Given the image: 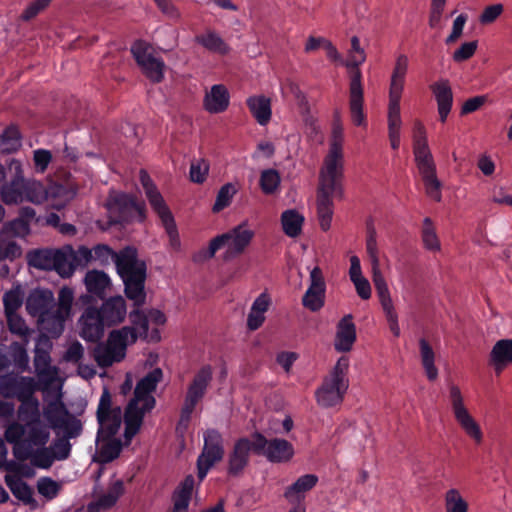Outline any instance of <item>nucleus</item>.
<instances>
[{
	"label": "nucleus",
	"instance_id": "59",
	"mask_svg": "<svg viewBox=\"0 0 512 512\" xmlns=\"http://www.w3.org/2000/svg\"><path fill=\"white\" fill-rule=\"evenodd\" d=\"M57 429H62L64 431V435L62 437H67L69 440L70 438H76L81 434L82 423L79 419L69 413L59 424H57Z\"/></svg>",
	"mask_w": 512,
	"mask_h": 512
},
{
	"label": "nucleus",
	"instance_id": "35",
	"mask_svg": "<svg viewBox=\"0 0 512 512\" xmlns=\"http://www.w3.org/2000/svg\"><path fill=\"white\" fill-rule=\"evenodd\" d=\"M317 483V475H303L286 488L284 497L289 503H301V501L305 498L306 493L314 488Z\"/></svg>",
	"mask_w": 512,
	"mask_h": 512
},
{
	"label": "nucleus",
	"instance_id": "8",
	"mask_svg": "<svg viewBox=\"0 0 512 512\" xmlns=\"http://www.w3.org/2000/svg\"><path fill=\"white\" fill-rule=\"evenodd\" d=\"M18 461L30 460L34 467L49 469L55 461L67 459L71 452V444L67 437H58L49 445L27 446L20 445L12 449Z\"/></svg>",
	"mask_w": 512,
	"mask_h": 512
},
{
	"label": "nucleus",
	"instance_id": "49",
	"mask_svg": "<svg viewBox=\"0 0 512 512\" xmlns=\"http://www.w3.org/2000/svg\"><path fill=\"white\" fill-rule=\"evenodd\" d=\"M145 194L151 207L158 214L163 224L173 220V216L157 188L149 190Z\"/></svg>",
	"mask_w": 512,
	"mask_h": 512
},
{
	"label": "nucleus",
	"instance_id": "58",
	"mask_svg": "<svg viewBox=\"0 0 512 512\" xmlns=\"http://www.w3.org/2000/svg\"><path fill=\"white\" fill-rule=\"evenodd\" d=\"M25 342H13L10 345V356L15 366L21 371L29 368V356L26 350Z\"/></svg>",
	"mask_w": 512,
	"mask_h": 512
},
{
	"label": "nucleus",
	"instance_id": "1",
	"mask_svg": "<svg viewBox=\"0 0 512 512\" xmlns=\"http://www.w3.org/2000/svg\"><path fill=\"white\" fill-rule=\"evenodd\" d=\"M92 261H97L101 265L114 262L117 272L123 280L126 297L137 306L145 304L146 264L138 258L136 249L126 247L116 253L108 245L98 244L92 249L80 246L74 250L75 268L86 266Z\"/></svg>",
	"mask_w": 512,
	"mask_h": 512
},
{
	"label": "nucleus",
	"instance_id": "3",
	"mask_svg": "<svg viewBox=\"0 0 512 512\" xmlns=\"http://www.w3.org/2000/svg\"><path fill=\"white\" fill-rule=\"evenodd\" d=\"M21 404L17 410L19 421L10 423L5 432V440L17 448L23 445L43 446L50 440L49 427L42 423L40 404L35 397L20 401Z\"/></svg>",
	"mask_w": 512,
	"mask_h": 512
},
{
	"label": "nucleus",
	"instance_id": "17",
	"mask_svg": "<svg viewBox=\"0 0 512 512\" xmlns=\"http://www.w3.org/2000/svg\"><path fill=\"white\" fill-rule=\"evenodd\" d=\"M212 375L213 371L210 365L203 366L195 374L185 396L178 428H187L191 414L197 403L204 397L206 389L212 380Z\"/></svg>",
	"mask_w": 512,
	"mask_h": 512
},
{
	"label": "nucleus",
	"instance_id": "47",
	"mask_svg": "<svg viewBox=\"0 0 512 512\" xmlns=\"http://www.w3.org/2000/svg\"><path fill=\"white\" fill-rule=\"evenodd\" d=\"M6 320L9 331L28 344L33 329L27 325L25 319L17 313L6 316Z\"/></svg>",
	"mask_w": 512,
	"mask_h": 512
},
{
	"label": "nucleus",
	"instance_id": "25",
	"mask_svg": "<svg viewBox=\"0 0 512 512\" xmlns=\"http://www.w3.org/2000/svg\"><path fill=\"white\" fill-rule=\"evenodd\" d=\"M57 307V301L49 289L37 288L32 290L25 303L27 313L32 317L40 318Z\"/></svg>",
	"mask_w": 512,
	"mask_h": 512
},
{
	"label": "nucleus",
	"instance_id": "7",
	"mask_svg": "<svg viewBox=\"0 0 512 512\" xmlns=\"http://www.w3.org/2000/svg\"><path fill=\"white\" fill-rule=\"evenodd\" d=\"M413 154L427 196L439 202L442 198V183L436 174V164L428 146L425 126L419 120L413 125Z\"/></svg>",
	"mask_w": 512,
	"mask_h": 512
},
{
	"label": "nucleus",
	"instance_id": "33",
	"mask_svg": "<svg viewBox=\"0 0 512 512\" xmlns=\"http://www.w3.org/2000/svg\"><path fill=\"white\" fill-rule=\"evenodd\" d=\"M78 189L75 184H51L46 188L47 200L50 201L52 208L61 210L75 197Z\"/></svg>",
	"mask_w": 512,
	"mask_h": 512
},
{
	"label": "nucleus",
	"instance_id": "44",
	"mask_svg": "<svg viewBox=\"0 0 512 512\" xmlns=\"http://www.w3.org/2000/svg\"><path fill=\"white\" fill-rule=\"evenodd\" d=\"M47 200L46 187L35 179L24 177L22 203L24 201L39 205Z\"/></svg>",
	"mask_w": 512,
	"mask_h": 512
},
{
	"label": "nucleus",
	"instance_id": "42",
	"mask_svg": "<svg viewBox=\"0 0 512 512\" xmlns=\"http://www.w3.org/2000/svg\"><path fill=\"white\" fill-rule=\"evenodd\" d=\"M250 112L260 125H266L271 119V101L269 98L258 95L247 99Z\"/></svg>",
	"mask_w": 512,
	"mask_h": 512
},
{
	"label": "nucleus",
	"instance_id": "18",
	"mask_svg": "<svg viewBox=\"0 0 512 512\" xmlns=\"http://www.w3.org/2000/svg\"><path fill=\"white\" fill-rule=\"evenodd\" d=\"M99 423L98 439H109L116 435L122 424V411L119 406L112 405V396L107 388L103 390L98 408Z\"/></svg>",
	"mask_w": 512,
	"mask_h": 512
},
{
	"label": "nucleus",
	"instance_id": "29",
	"mask_svg": "<svg viewBox=\"0 0 512 512\" xmlns=\"http://www.w3.org/2000/svg\"><path fill=\"white\" fill-rule=\"evenodd\" d=\"M253 450V441L241 438L235 442L228 458V473L233 476L239 475L248 465L249 453Z\"/></svg>",
	"mask_w": 512,
	"mask_h": 512
},
{
	"label": "nucleus",
	"instance_id": "20",
	"mask_svg": "<svg viewBox=\"0 0 512 512\" xmlns=\"http://www.w3.org/2000/svg\"><path fill=\"white\" fill-rule=\"evenodd\" d=\"M29 232V225L22 219L5 223L0 230V261L20 257L22 251L15 238H23Z\"/></svg>",
	"mask_w": 512,
	"mask_h": 512
},
{
	"label": "nucleus",
	"instance_id": "51",
	"mask_svg": "<svg viewBox=\"0 0 512 512\" xmlns=\"http://www.w3.org/2000/svg\"><path fill=\"white\" fill-rule=\"evenodd\" d=\"M23 296V291L19 285L5 292L3 296L5 316L17 314L18 309L23 304Z\"/></svg>",
	"mask_w": 512,
	"mask_h": 512
},
{
	"label": "nucleus",
	"instance_id": "27",
	"mask_svg": "<svg viewBox=\"0 0 512 512\" xmlns=\"http://www.w3.org/2000/svg\"><path fill=\"white\" fill-rule=\"evenodd\" d=\"M105 326L110 327L124 321L127 314L126 302L122 296H114L105 300L98 309Z\"/></svg>",
	"mask_w": 512,
	"mask_h": 512
},
{
	"label": "nucleus",
	"instance_id": "15",
	"mask_svg": "<svg viewBox=\"0 0 512 512\" xmlns=\"http://www.w3.org/2000/svg\"><path fill=\"white\" fill-rule=\"evenodd\" d=\"M448 401L454 419L459 427L476 444H480L483 441L482 429L466 406L464 396L458 385L453 383L449 384Z\"/></svg>",
	"mask_w": 512,
	"mask_h": 512
},
{
	"label": "nucleus",
	"instance_id": "53",
	"mask_svg": "<svg viewBox=\"0 0 512 512\" xmlns=\"http://www.w3.org/2000/svg\"><path fill=\"white\" fill-rule=\"evenodd\" d=\"M195 41L211 52L225 54L229 47L218 34H198Z\"/></svg>",
	"mask_w": 512,
	"mask_h": 512
},
{
	"label": "nucleus",
	"instance_id": "46",
	"mask_svg": "<svg viewBox=\"0 0 512 512\" xmlns=\"http://www.w3.org/2000/svg\"><path fill=\"white\" fill-rule=\"evenodd\" d=\"M303 217L294 209L286 210L281 215L284 233L289 237H297L301 233Z\"/></svg>",
	"mask_w": 512,
	"mask_h": 512
},
{
	"label": "nucleus",
	"instance_id": "56",
	"mask_svg": "<svg viewBox=\"0 0 512 512\" xmlns=\"http://www.w3.org/2000/svg\"><path fill=\"white\" fill-rule=\"evenodd\" d=\"M69 414L65 405L62 402H51L44 410V416L50 424V427L53 429H57V424H59L64 417Z\"/></svg>",
	"mask_w": 512,
	"mask_h": 512
},
{
	"label": "nucleus",
	"instance_id": "61",
	"mask_svg": "<svg viewBox=\"0 0 512 512\" xmlns=\"http://www.w3.org/2000/svg\"><path fill=\"white\" fill-rule=\"evenodd\" d=\"M236 192L237 190L233 184L227 183L223 185L218 191L216 201L213 205V211L220 212L221 210L229 206Z\"/></svg>",
	"mask_w": 512,
	"mask_h": 512
},
{
	"label": "nucleus",
	"instance_id": "45",
	"mask_svg": "<svg viewBox=\"0 0 512 512\" xmlns=\"http://www.w3.org/2000/svg\"><path fill=\"white\" fill-rule=\"evenodd\" d=\"M21 147V134L16 125L11 124L0 134V149L3 153H12Z\"/></svg>",
	"mask_w": 512,
	"mask_h": 512
},
{
	"label": "nucleus",
	"instance_id": "21",
	"mask_svg": "<svg viewBox=\"0 0 512 512\" xmlns=\"http://www.w3.org/2000/svg\"><path fill=\"white\" fill-rule=\"evenodd\" d=\"M253 451L262 454L271 462H287L294 455V449L285 439H272L268 441L262 434H253Z\"/></svg>",
	"mask_w": 512,
	"mask_h": 512
},
{
	"label": "nucleus",
	"instance_id": "32",
	"mask_svg": "<svg viewBox=\"0 0 512 512\" xmlns=\"http://www.w3.org/2000/svg\"><path fill=\"white\" fill-rule=\"evenodd\" d=\"M348 274L357 295L362 300H369L372 296V288L369 280L363 275L360 259L356 255L350 257Z\"/></svg>",
	"mask_w": 512,
	"mask_h": 512
},
{
	"label": "nucleus",
	"instance_id": "43",
	"mask_svg": "<svg viewBox=\"0 0 512 512\" xmlns=\"http://www.w3.org/2000/svg\"><path fill=\"white\" fill-rule=\"evenodd\" d=\"M5 483L17 499L33 508L37 506V502L33 498V491L27 483L12 475L5 476Z\"/></svg>",
	"mask_w": 512,
	"mask_h": 512
},
{
	"label": "nucleus",
	"instance_id": "12",
	"mask_svg": "<svg viewBox=\"0 0 512 512\" xmlns=\"http://www.w3.org/2000/svg\"><path fill=\"white\" fill-rule=\"evenodd\" d=\"M136 341V334L129 326L112 331L106 343L98 345L94 350V358L100 367H109L120 362L126 355L128 344Z\"/></svg>",
	"mask_w": 512,
	"mask_h": 512
},
{
	"label": "nucleus",
	"instance_id": "50",
	"mask_svg": "<svg viewBox=\"0 0 512 512\" xmlns=\"http://www.w3.org/2000/svg\"><path fill=\"white\" fill-rule=\"evenodd\" d=\"M445 512H468V503L456 488H450L444 495Z\"/></svg>",
	"mask_w": 512,
	"mask_h": 512
},
{
	"label": "nucleus",
	"instance_id": "38",
	"mask_svg": "<svg viewBox=\"0 0 512 512\" xmlns=\"http://www.w3.org/2000/svg\"><path fill=\"white\" fill-rule=\"evenodd\" d=\"M107 206L111 212L118 213L122 220H125L132 210L142 211V207L127 194L115 193L110 195Z\"/></svg>",
	"mask_w": 512,
	"mask_h": 512
},
{
	"label": "nucleus",
	"instance_id": "41",
	"mask_svg": "<svg viewBox=\"0 0 512 512\" xmlns=\"http://www.w3.org/2000/svg\"><path fill=\"white\" fill-rule=\"evenodd\" d=\"M419 354L426 377L429 381H435L439 374L435 365L436 354L430 343L424 338L419 340Z\"/></svg>",
	"mask_w": 512,
	"mask_h": 512
},
{
	"label": "nucleus",
	"instance_id": "10",
	"mask_svg": "<svg viewBox=\"0 0 512 512\" xmlns=\"http://www.w3.org/2000/svg\"><path fill=\"white\" fill-rule=\"evenodd\" d=\"M27 257L30 266L41 270H55L61 277H70L75 271L74 250L71 246L33 250Z\"/></svg>",
	"mask_w": 512,
	"mask_h": 512
},
{
	"label": "nucleus",
	"instance_id": "28",
	"mask_svg": "<svg viewBox=\"0 0 512 512\" xmlns=\"http://www.w3.org/2000/svg\"><path fill=\"white\" fill-rule=\"evenodd\" d=\"M407 71L408 58L405 55H399L396 59L390 79L388 104L400 105Z\"/></svg>",
	"mask_w": 512,
	"mask_h": 512
},
{
	"label": "nucleus",
	"instance_id": "52",
	"mask_svg": "<svg viewBox=\"0 0 512 512\" xmlns=\"http://www.w3.org/2000/svg\"><path fill=\"white\" fill-rule=\"evenodd\" d=\"M103 444L98 453V459L101 463H108L117 458L121 452L122 444L119 439L113 437L109 439H100Z\"/></svg>",
	"mask_w": 512,
	"mask_h": 512
},
{
	"label": "nucleus",
	"instance_id": "22",
	"mask_svg": "<svg viewBox=\"0 0 512 512\" xmlns=\"http://www.w3.org/2000/svg\"><path fill=\"white\" fill-rule=\"evenodd\" d=\"M35 381L31 377L8 374L0 377V394L5 398H17L19 401L33 397Z\"/></svg>",
	"mask_w": 512,
	"mask_h": 512
},
{
	"label": "nucleus",
	"instance_id": "40",
	"mask_svg": "<svg viewBox=\"0 0 512 512\" xmlns=\"http://www.w3.org/2000/svg\"><path fill=\"white\" fill-rule=\"evenodd\" d=\"M311 284L302 297V305L311 312L320 310V269L314 267L310 273Z\"/></svg>",
	"mask_w": 512,
	"mask_h": 512
},
{
	"label": "nucleus",
	"instance_id": "4",
	"mask_svg": "<svg viewBox=\"0 0 512 512\" xmlns=\"http://www.w3.org/2000/svg\"><path fill=\"white\" fill-rule=\"evenodd\" d=\"M162 378V370L155 368L137 383L134 397L128 403L124 414L126 445L140 430L144 415L154 408L156 401L151 393L156 389Z\"/></svg>",
	"mask_w": 512,
	"mask_h": 512
},
{
	"label": "nucleus",
	"instance_id": "55",
	"mask_svg": "<svg viewBox=\"0 0 512 512\" xmlns=\"http://www.w3.org/2000/svg\"><path fill=\"white\" fill-rule=\"evenodd\" d=\"M281 177L277 170L266 169L261 172L259 184L265 194H273L280 186Z\"/></svg>",
	"mask_w": 512,
	"mask_h": 512
},
{
	"label": "nucleus",
	"instance_id": "13",
	"mask_svg": "<svg viewBox=\"0 0 512 512\" xmlns=\"http://www.w3.org/2000/svg\"><path fill=\"white\" fill-rule=\"evenodd\" d=\"M253 237L254 231L249 229L246 223H241L227 233L213 238L206 251L205 257L212 258L219 249L227 246L224 260H230L242 254L250 245Z\"/></svg>",
	"mask_w": 512,
	"mask_h": 512
},
{
	"label": "nucleus",
	"instance_id": "24",
	"mask_svg": "<svg viewBox=\"0 0 512 512\" xmlns=\"http://www.w3.org/2000/svg\"><path fill=\"white\" fill-rule=\"evenodd\" d=\"M105 324L93 306L87 307L78 319L79 335L89 342H97L105 332Z\"/></svg>",
	"mask_w": 512,
	"mask_h": 512
},
{
	"label": "nucleus",
	"instance_id": "30",
	"mask_svg": "<svg viewBox=\"0 0 512 512\" xmlns=\"http://www.w3.org/2000/svg\"><path fill=\"white\" fill-rule=\"evenodd\" d=\"M437 102L439 119L445 122L451 111L453 103V93L450 83L446 79H440L430 86Z\"/></svg>",
	"mask_w": 512,
	"mask_h": 512
},
{
	"label": "nucleus",
	"instance_id": "60",
	"mask_svg": "<svg viewBox=\"0 0 512 512\" xmlns=\"http://www.w3.org/2000/svg\"><path fill=\"white\" fill-rule=\"evenodd\" d=\"M137 308L140 306L135 305ZM130 321L132 323V329L134 330V333L136 334V338L138 335L140 337L147 338L148 337V316H146L142 311L139 309H135L132 312H130Z\"/></svg>",
	"mask_w": 512,
	"mask_h": 512
},
{
	"label": "nucleus",
	"instance_id": "11",
	"mask_svg": "<svg viewBox=\"0 0 512 512\" xmlns=\"http://www.w3.org/2000/svg\"><path fill=\"white\" fill-rule=\"evenodd\" d=\"M73 301V290L67 286L62 287L58 292L57 307L37 319L41 334L49 338H58L62 335L65 322L71 316Z\"/></svg>",
	"mask_w": 512,
	"mask_h": 512
},
{
	"label": "nucleus",
	"instance_id": "39",
	"mask_svg": "<svg viewBox=\"0 0 512 512\" xmlns=\"http://www.w3.org/2000/svg\"><path fill=\"white\" fill-rule=\"evenodd\" d=\"M195 480L192 475H187L179 484L173 495L172 512H188V506L194 489Z\"/></svg>",
	"mask_w": 512,
	"mask_h": 512
},
{
	"label": "nucleus",
	"instance_id": "31",
	"mask_svg": "<svg viewBox=\"0 0 512 512\" xmlns=\"http://www.w3.org/2000/svg\"><path fill=\"white\" fill-rule=\"evenodd\" d=\"M123 493V481H114L106 493L100 495L95 501L88 504L86 512H103L111 509Z\"/></svg>",
	"mask_w": 512,
	"mask_h": 512
},
{
	"label": "nucleus",
	"instance_id": "34",
	"mask_svg": "<svg viewBox=\"0 0 512 512\" xmlns=\"http://www.w3.org/2000/svg\"><path fill=\"white\" fill-rule=\"evenodd\" d=\"M203 106L209 113L224 112L229 106V92L222 84L213 85L205 94Z\"/></svg>",
	"mask_w": 512,
	"mask_h": 512
},
{
	"label": "nucleus",
	"instance_id": "36",
	"mask_svg": "<svg viewBox=\"0 0 512 512\" xmlns=\"http://www.w3.org/2000/svg\"><path fill=\"white\" fill-rule=\"evenodd\" d=\"M490 362L498 373L512 363V339H502L495 343L490 352Z\"/></svg>",
	"mask_w": 512,
	"mask_h": 512
},
{
	"label": "nucleus",
	"instance_id": "57",
	"mask_svg": "<svg viewBox=\"0 0 512 512\" xmlns=\"http://www.w3.org/2000/svg\"><path fill=\"white\" fill-rule=\"evenodd\" d=\"M422 241L424 247L432 252L440 250L441 245L430 218H425L422 228Z\"/></svg>",
	"mask_w": 512,
	"mask_h": 512
},
{
	"label": "nucleus",
	"instance_id": "9",
	"mask_svg": "<svg viewBox=\"0 0 512 512\" xmlns=\"http://www.w3.org/2000/svg\"><path fill=\"white\" fill-rule=\"evenodd\" d=\"M349 366V357L342 355L328 371L322 384V409L334 408L343 402L349 387Z\"/></svg>",
	"mask_w": 512,
	"mask_h": 512
},
{
	"label": "nucleus",
	"instance_id": "37",
	"mask_svg": "<svg viewBox=\"0 0 512 512\" xmlns=\"http://www.w3.org/2000/svg\"><path fill=\"white\" fill-rule=\"evenodd\" d=\"M84 284L89 293L103 299L111 286V280L103 271L90 270L85 275Z\"/></svg>",
	"mask_w": 512,
	"mask_h": 512
},
{
	"label": "nucleus",
	"instance_id": "14",
	"mask_svg": "<svg viewBox=\"0 0 512 512\" xmlns=\"http://www.w3.org/2000/svg\"><path fill=\"white\" fill-rule=\"evenodd\" d=\"M24 170L20 160L11 159L0 164V199L6 205L22 203Z\"/></svg>",
	"mask_w": 512,
	"mask_h": 512
},
{
	"label": "nucleus",
	"instance_id": "5",
	"mask_svg": "<svg viewBox=\"0 0 512 512\" xmlns=\"http://www.w3.org/2000/svg\"><path fill=\"white\" fill-rule=\"evenodd\" d=\"M365 248L371 265V278L375 286L376 293L385 315L388 327L395 337H399L401 330L399 326L398 313L396 311L388 284L381 269L379 248L376 232L374 229H370L368 231Z\"/></svg>",
	"mask_w": 512,
	"mask_h": 512
},
{
	"label": "nucleus",
	"instance_id": "64",
	"mask_svg": "<svg viewBox=\"0 0 512 512\" xmlns=\"http://www.w3.org/2000/svg\"><path fill=\"white\" fill-rule=\"evenodd\" d=\"M60 488V485L56 481L48 477L41 478L37 482L38 492L47 499L55 498Z\"/></svg>",
	"mask_w": 512,
	"mask_h": 512
},
{
	"label": "nucleus",
	"instance_id": "23",
	"mask_svg": "<svg viewBox=\"0 0 512 512\" xmlns=\"http://www.w3.org/2000/svg\"><path fill=\"white\" fill-rule=\"evenodd\" d=\"M52 347L51 339L45 334H40L36 340L33 359L35 373L49 381H52L57 374V368L51 365Z\"/></svg>",
	"mask_w": 512,
	"mask_h": 512
},
{
	"label": "nucleus",
	"instance_id": "6",
	"mask_svg": "<svg viewBox=\"0 0 512 512\" xmlns=\"http://www.w3.org/2000/svg\"><path fill=\"white\" fill-rule=\"evenodd\" d=\"M366 60L364 49L360 47L359 39L354 36L351 39V49L345 66L349 73V114L351 122L358 127H367V117L364 112V89L362 74L359 65Z\"/></svg>",
	"mask_w": 512,
	"mask_h": 512
},
{
	"label": "nucleus",
	"instance_id": "62",
	"mask_svg": "<svg viewBox=\"0 0 512 512\" xmlns=\"http://www.w3.org/2000/svg\"><path fill=\"white\" fill-rule=\"evenodd\" d=\"M209 172V163L207 160L200 158L193 160L190 166V180L194 183H203Z\"/></svg>",
	"mask_w": 512,
	"mask_h": 512
},
{
	"label": "nucleus",
	"instance_id": "26",
	"mask_svg": "<svg viewBox=\"0 0 512 512\" xmlns=\"http://www.w3.org/2000/svg\"><path fill=\"white\" fill-rule=\"evenodd\" d=\"M357 339L356 326L351 314L345 315L337 324L333 341L334 349L339 353H348Z\"/></svg>",
	"mask_w": 512,
	"mask_h": 512
},
{
	"label": "nucleus",
	"instance_id": "19",
	"mask_svg": "<svg viewBox=\"0 0 512 512\" xmlns=\"http://www.w3.org/2000/svg\"><path fill=\"white\" fill-rule=\"evenodd\" d=\"M223 438L219 431L208 429L204 434V446L197 459L198 478L204 479L207 472L223 459Z\"/></svg>",
	"mask_w": 512,
	"mask_h": 512
},
{
	"label": "nucleus",
	"instance_id": "2",
	"mask_svg": "<svg viewBox=\"0 0 512 512\" xmlns=\"http://www.w3.org/2000/svg\"><path fill=\"white\" fill-rule=\"evenodd\" d=\"M344 128L341 115L335 110L328 138V152L322 169V231L330 228L333 198L343 194Z\"/></svg>",
	"mask_w": 512,
	"mask_h": 512
},
{
	"label": "nucleus",
	"instance_id": "63",
	"mask_svg": "<svg viewBox=\"0 0 512 512\" xmlns=\"http://www.w3.org/2000/svg\"><path fill=\"white\" fill-rule=\"evenodd\" d=\"M53 0H33L20 15V20L30 21L43 12Z\"/></svg>",
	"mask_w": 512,
	"mask_h": 512
},
{
	"label": "nucleus",
	"instance_id": "54",
	"mask_svg": "<svg viewBox=\"0 0 512 512\" xmlns=\"http://www.w3.org/2000/svg\"><path fill=\"white\" fill-rule=\"evenodd\" d=\"M387 123H388V138L389 139H400V131H401V126H402L400 105L388 104Z\"/></svg>",
	"mask_w": 512,
	"mask_h": 512
},
{
	"label": "nucleus",
	"instance_id": "48",
	"mask_svg": "<svg viewBox=\"0 0 512 512\" xmlns=\"http://www.w3.org/2000/svg\"><path fill=\"white\" fill-rule=\"evenodd\" d=\"M145 194L151 207L158 214L163 224L173 220V216L157 188L149 190Z\"/></svg>",
	"mask_w": 512,
	"mask_h": 512
},
{
	"label": "nucleus",
	"instance_id": "16",
	"mask_svg": "<svg viewBox=\"0 0 512 512\" xmlns=\"http://www.w3.org/2000/svg\"><path fill=\"white\" fill-rule=\"evenodd\" d=\"M131 53L141 72L152 82L159 83L164 78L165 64L159 52L148 42L137 40L131 46Z\"/></svg>",
	"mask_w": 512,
	"mask_h": 512
}]
</instances>
